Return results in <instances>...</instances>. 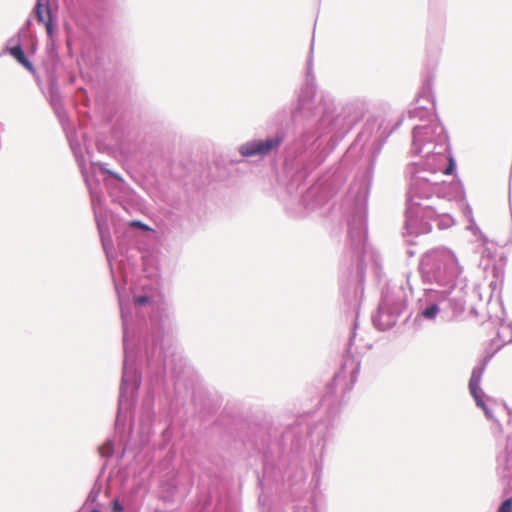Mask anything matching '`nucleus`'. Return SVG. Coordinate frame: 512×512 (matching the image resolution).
Wrapping results in <instances>:
<instances>
[{"instance_id":"f257e3e1","label":"nucleus","mask_w":512,"mask_h":512,"mask_svg":"<svg viewBox=\"0 0 512 512\" xmlns=\"http://www.w3.org/2000/svg\"><path fill=\"white\" fill-rule=\"evenodd\" d=\"M282 142L280 137L269 138L266 140H257L243 145L240 149L244 156L266 155L277 148Z\"/></svg>"},{"instance_id":"f03ea898","label":"nucleus","mask_w":512,"mask_h":512,"mask_svg":"<svg viewBox=\"0 0 512 512\" xmlns=\"http://www.w3.org/2000/svg\"><path fill=\"white\" fill-rule=\"evenodd\" d=\"M481 382V372L473 371L470 381H469V390L471 395L473 396L477 406H479L485 413L488 418H492V414L490 410L484 403L483 396L484 393L480 388Z\"/></svg>"},{"instance_id":"7ed1b4c3","label":"nucleus","mask_w":512,"mask_h":512,"mask_svg":"<svg viewBox=\"0 0 512 512\" xmlns=\"http://www.w3.org/2000/svg\"><path fill=\"white\" fill-rule=\"evenodd\" d=\"M35 15L39 23L45 25L48 35H52L53 28L51 23V10L49 0H37L35 6Z\"/></svg>"},{"instance_id":"20e7f679","label":"nucleus","mask_w":512,"mask_h":512,"mask_svg":"<svg viewBox=\"0 0 512 512\" xmlns=\"http://www.w3.org/2000/svg\"><path fill=\"white\" fill-rule=\"evenodd\" d=\"M9 53L27 70H34L32 63L26 58L25 53L20 45H16L14 47L9 48Z\"/></svg>"},{"instance_id":"39448f33","label":"nucleus","mask_w":512,"mask_h":512,"mask_svg":"<svg viewBox=\"0 0 512 512\" xmlns=\"http://www.w3.org/2000/svg\"><path fill=\"white\" fill-rule=\"evenodd\" d=\"M439 312V308L436 304H433L429 307H427L423 312H422V315L425 317V318H428V319H433L436 317V315L438 314Z\"/></svg>"},{"instance_id":"423d86ee","label":"nucleus","mask_w":512,"mask_h":512,"mask_svg":"<svg viewBox=\"0 0 512 512\" xmlns=\"http://www.w3.org/2000/svg\"><path fill=\"white\" fill-rule=\"evenodd\" d=\"M498 512H512V499H506L500 505Z\"/></svg>"},{"instance_id":"0eeeda50","label":"nucleus","mask_w":512,"mask_h":512,"mask_svg":"<svg viewBox=\"0 0 512 512\" xmlns=\"http://www.w3.org/2000/svg\"><path fill=\"white\" fill-rule=\"evenodd\" d=\"M131 226L140 228L142 230H149L150 229L147 225L143 224L140 221H133V222H131Z\"/></svg>"},{"instance_id":"6e6552de","label":"nucleus","mask_w":512,"mask_h":512,"mask_svg":"<svg viewBox=\"0 0 512 512\" xmlns=\"http://www.w3.org/2000/svg\"><path fill=\"white\" fill-rule=\"evenodd\" d=\"M149 299L147 296H139L137 298H135V303L138 304V305H144L146 303H148Z\"/></svg>"},{"instance_id":"1a4fd4ad","label":"nucleus","mask_w":512,"mask_h":512,"mask_svg":"<svg viewBox=\"0 0 512 512\" xmlns=\"http://www.w3.org/2000/svg\"><path fill=\"white\" fill-rule=\"evenodd\" d=\"M112 510H113V512H122L123 511V506L119 503L118 500H115L113 502Z\"/></svg>"},{"instance_id":"9d476101","label":"nucleus","mask_w":512,"mask_h":512,"mask_svg":"<svg viewBox=\"0 0 512 512\" xmlns=\"http://www.w3.org/2000/svg\"><path fill=\"white\" fill-rule=\"evenodd\" d=\"M453 169H454V163H453V160H452V159H450L449 166L446 168V170L444 171V173H445V174H447V175H450V174H452Z\"/></svg>"},{"instance_id":"9b49d317","label":"nucleus","mask_w":512,"mask_h":512,"mask_svg":"<svg viewBox=\"0 0 512 512\" xmlns=\"http://www.w3.org/2000/svg\"><path fill=\"white\" fill-rule=\"evenodd\" d=\"M92 512H100V511H99V510H97V509H94V510H92Z\"/></svg>"}]
</instances>
